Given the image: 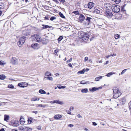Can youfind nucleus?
Wrapping results in <instances>:
<instances>
[{"label": "nucleus", "mask_w": 131, "mask_h": 131, "mask_svg": "<svg viewBox=\"0 0 131 131\" xmlns=\"http://www.w3.org/2000/svg\"><path fill=\"white\" fill-rule=\"evenodd\" d=\"M78 36L80 39H82L86 43L88 42L87 41L89 37V35L88 34L81 31L79 34Z\"/></svg>", "instance_id": "f257e3e1"}, {"label": "nucleus", "mask_w": 131, "mask_h": 131, "mask_svg": "<svg viewBox=\"0 0 131 131\" xmlns=\"http://www.w3.org/2000/svg\"><path fill=\"white\" fill-rule=\"evenodd\" d=\"M32 37L33 39L35 41L38 42H40L42 41V39L41 37L38 35H34L32 36Z\"/></svg>", "instance_id": "f03ea898"}, {"label": "nucleus", "mask_w": 131, "mask_h": 131, "mask_svg": "<svg viewBox=\"0 0 131 131\" xmlns=\"http://www.w3.org/2000/svg\"><path fill=\"white\" fill-rule=\"evenodd\" d=\"M120 7V6L117 5H113L111 7V8L113 12L114 13H117L119 11Z\"/></svg>", "instance_id": "7ed1b4c3"}, {"label": "nucleus", "mask_w": 131, "mask_h": 131, "mask_svg": "<svg viewBox=\"0 0 131 131\" xmlns=\"http://www.w3.org/2000/svg\"><path fill=\"white\" fill-rule=\"evenodd\" d=\"M26 39V38L25 37L20 38L19 41L17 42V45L19 47H21L24 44Z\"/></svg>", "instance_id": "20e7f679"}, {"label": "nucleus", "mask_w": 131, "mask_h": 131, "mask_svg": "<svg viewBox=\"0 0 131 131\" xmlns=\"http://www.w3.org/2000/svg\"><path fill=\"white\" fill-rule=\"evenodd\" d=\"M105 16L108 18L112 17L113 15L111 11H106L105 12Z\"/></svg>", "instance_id": "39448f33"}, {"label": "nucleus", "mask_w": 131, "mask_h": 131, "mask_svg": "<svg viewBox=\"0 0 131 131\" xmlns=\"http://www.w3.org/2000/svg\"><path fill=\"white\" fill-rule=\"evenodd\" d=\"M86 20L87 21V23H86L85 24L86 25H90L92 22V20H93L92 18L89 17H86Z\"/></svg>", "instance_id": "423d86ee"}, {"label": "nucleus", "mask_w": 131, "mask_h": 131, "mask_svg": "<svg viewBox=\"0 0 131 131\" xmlns=\"http://www.w3.org/2000/svg\"><path fill=\"white\" fill-rule=\"evenodd\" d=\"M50 103L51 104L56 103L60 105H62L63 104V102L57 100L51 101L50 102Z\"/></svg>", "instance_id": "0eeeda50"}, {"label": "nucleus", "mask_w": 131, "mask_h": 131, "mask_svg": "<svg viewBox=\"0 0 131 131\" xmlns=\"http://www.w3.org/2000/svg\"><path fill=\"white\" fill-rule=\"evenodd\" d=\"M102 88L101 87H100L98 88H96L95 87H94L92 88L91 89V88H90L89 89V90L90 91L93 92L97 90H98L100 89H101Z\"/></svg>", "instance_id": "6e6552de"}, {"label": "nucleus", "mask_w": 131, "mask_h": 131, "mask_svg": "<svg viewBox=\"0 0 131 131\" xmlns=\"http://www.w3.org/2000/svg\"><path fill=\"white\" fill-rule=\"evenodd\" d=\"M31 47L34 49H38L39 47V44L36 43H33L31 45Z\"/></svg>", "instance_id": "1a4fd4ad"}, {"label": "nucleus", "mask_w": 131, "mask_h": 131, "mask_svg": "<svg viewBox=\"0 0 131 131\" xmlns=\"http://www.w3.org/2000/svg\"><path fill=\"white\" fill-rule=\"evenodd\" d=\"M85 19L84 16L82 14H80V16L79 18V20L80 22H82L84 21Z\"/></svg>", "instance_id": "9d476101"}, {"label": "nucleus", "mask_w": 131, "mask_h": 131, "mask_svg": "<svg viewBox=\"0 0 131 131\" xmlns=\"http://www.w3.org/2000/svg\"><path fill=\"white\" fill-rule=\"evenodd\" d=\"M113 97L115 99H117L119 96L121 95V92L113 94Z\"/></svg>", "instance_id": "9b49d317"}, {"label": "nucleus", "mask_w": 131, "mask_h": 131, "mask_svg": "<svg viewBox=\"0 0 131 131\" xmlns=\"http://www.w3.org/2000/svg\"><path fill=\"white\" fill-rule=\"evenodd\" d=\"M94 4L92 2L89 3L88 4V8L90 9H91L94 6Z\"/></svg>", "instance_id": "f8f14e48"}, {"label": "nucleus", "mask_w": 131, "mask_h": 131, "mask_svg": "<svg viewBox=\"0 0 131 131\" xmlns=\"http://www.w3.org/2000/svg\"><path fill=\"white\" fill-rule=\"evenodd\" d=\"M120 101L121 104L123 105L125 104L126 102L125 98V97L122 98L120 99Z\"/></svg>", "instance_id": "ddd939ff"}, {"label": "nucleus", "mask_w": 131, "mask_h": 131, "mask_svg": "<svg viewBox=\"0 0 131 131\" xmlns=\"http://www.w3.org/2000/svg\"><path fill=\"white\" fill-rule=\"evenodd\" d=\"M62 116L58 114L54 115L53 117L56 119H58L61 118L62 117Z\"/></svg>", "instance_id": "4468645a"}, {"label": "nucleus", "mask_w": 131, "mask_h": 131, "mask_svg": "<svg viewBox=\"0 0 131 131\" xmlns=\"http://www.w3.org/2000/svg\"><path fill=\"white\" fill-rule=\"evenodd\" d=\"M12 62L13 64H16L17 63V60L15 58H12Z\"/></svg>", "instance_id": "2eb2a0df"}, {"label": "nucleus", "mask_w": 131, "mask_h": 131, "mask_svg": "<svg viewBox=\"0 0 131 131\" xmlns=\"http://www.w3.org/2000/svg\"><path fill=\"white\" fill-rule=\"evenodd\" d=\"M22 116H20V123L21 124H24L25 123V121H24V119L23 118Z\"/></svg>", "instance_id": "dca6fc26"}, {"label": "nucleus", "mask_w": 131, "mask_h": 131, "mask_svg": "<svg viewBox=\"0 0 131 131\" xmlns=\"http://www.w3.org/2000/svg\"><path fill=\"white\" fill-rule=\"evenodd\" d=\"M113 94L117 93L120 92L118 90L117 88H114L113 89Z\"/></svg>", "instance_id": "f3484780"}, {"label": "nucleus", "mask_w": 131, "mask_h": 131, "mask_svg": "<svg viewBox=\"0 0 131 131\" xmlns=\"http://www.w3.org/2000/svg\"><path fill=\"white\" fill-rule=\"evenodd\" d=\"M42 43L43 44H46L49 42V40L47 39H46L45 38H43L42 40Z\"/></svg>", "instance_id": "a211bd4d"}, {"label": "nucleus", "mask_w": 131, "mask_h": 131, "mask_svg": "<svg viewBox=\"0 0 131 131\" xmlns=\"http://www.w3.org/2000/svg\"><path fill=\"white\" fill-rule=\"evenodd\" d=\"M25 83L24 82H21L19 83L18 84V85L22 88H24L25 87V86H24L25 85Z\"/></svg>", "instance_id": "6ab92c4d"}, {"label": "nucleus", "mask_w": 131, "mask_h": 131, "mask_svg": "<svg viewBox=\"0 0 131 131\" xmlns=\"http://www.w3.org/2000/svg\"><path fill=\"white\" fill-rule=\"evenodd\" d=\"M85 71V69H84L81 71H79L78 72V74H83L84 73Z\"/></svg>", "instance_id": "aec40b11"}, {"label": "nucleus", "mask_w": 131, "mask_h": 131, "mask_svg": "<svg viewBox=\"0 0 131 131\" xmlns=\"http://www.w3.org/2000/svg\"><path fill=\"white\" fill-rule=\"evenodd\" d=\"M9 116L8 115H5L4 117V119L5 121H7L9 119Z\"/></svg>", "instance_id": "412c9836"}, {"label": "nucleus", "mask_w": 131, "mask_h": 131, "mask_svg": "<svg viewBox=\"0 0 131 131\" xmlns=\"http://www.w3.org/2000/svg\"><path fill=\"white\" fill-rule=\"evenodd\" d=\"M102 10H100L98 9H96L94 11V13H96L97 14H99L101 12H102Z\"/></svg>", "instance_id": "4be33fe9"}, {"label": "nucleus", "mask_w": 131, "mask_h": 131, "mask_svg": "<svg viewBox=\"0 0 131 131\" xmlns=\"http://www.w3.org/2000/svg\"><path fill=\"white\" fill-rule=\"evenodd\" d=\"M81 92L83 93H86L88 92V90L87 88L83 89L81 90Z\"/></svg>", "instance_id": "5701e85b"}, {"label": "nucleus", "mask_w": 131, "mask_h": 131, "mask_svg": "<svg viewBox=\"0 0 131 131\" xmlns=\"http://www.w3.org/2000/svg\"><path fill=\"white\" fill-rule=\"evenodd\" d=\"M42 26L43 27V29H46L47 28H49L51 27L50 26H49L46 25H42Z\"/></svg>", "instance_id": "b1692460"}, {"label": "nucleus", "mask_w": 131, "mask_h": 131, "mask_svg": "<svg viewBox=\"0 0 131 131\" xmlns=\"http://www.w3.org/2000/svg\"><path fill=\"white\" fill-rule=\"evenodd\" d=\"M45 75L47 76H51L52 75V74L50 72L47 71L46 72Z\"/></svg>", "instance_id": "393cba45"}, {"label": "nucleus", "mask_w": 131, "mask_h": 131, "mask_svg": "<svg viewBox=\"0 0 131 131\" xmlns=\"http://www.w3.org/2000/svg\"><path fill=\"white\" fill-rule=\"evenodd\" d=\"M39 98L37 99V97H35L32 98L31 99V101H39Z\"/></svg>", "instance_id": "a878e982"}, {"label": "nucleus", "mask_w": 131, "mask_h": 131, "mask_svg": "<svg viewBox=\"0 0 131 131\" xmlns=\"http://www.w3.org/2000/svg\"><path fill=\"white\" fill-rule=\"evenodd\" d=\"M6 78V76L2 74L0 75V79L4 80Z\"/></svg>", "instance_id": "bb28decb"}, {"label": "nucleus", "mask_w": 131, "mask_h": 131, "mask_svg": "<svg viewBox=\"0 0 131 131\" xmlns=\"http://www.w3.org/2000/svg\"><path fill=\"white\" fill-rule=\"evenodd\" d=\"M114 74H115V72H111L107 73L106 74V76L108 77H110L112 75Z\"/></svg>", "instance_id": "cd10ccee"}, {"label": "nucleus", "mask_w": 131, "mask_h": 131, "mask_svg": "<svg viewBox=\"0 0 131 131\" xmlns=\"http://www.w3.org/2000/svg\"><path fill=\"white\" fill-rule=\"evenodd\" d=\"M57 87L59 89H61L62 88L64 89L66 87L65 86H62L60 85H59L58 86H57Z\"/></svg>", "instance_id": "c85d7f7f"}, {"label": "nucleus", "mask_w": 131, "mask_h": 131, "mask_svg": "<svg viewBox=\"0 0 131 131\" xmlns=\"http://www.w3.org/2000/svg\"><path fill=\"white\" fill-rule=\"evenodd\" d=\"M46 106V105H42V104H39L38 106H36V107H45Z\"/></svg>", "instance_id": "c756f323"}, {"label": "nucleus", "mask_w": 131, "mask_h": 131, "mask_svg": "<svg viewBox=\"0 0 131 131\" xmlns=\"http://www.w3.org/2000/svg\"><path fill=\"white\" fill-rule=\"evenodd\" d=\"M39 93L41 94H45L46 93L45 91L44 90L42 89L39 90Z\"/></svg>", "instance_id": "7c9ffc66"}, {"label": "nucleus", "mask_w": 131, "mask_h": 131, "mask_svg": "<svg viewBox=\"0 0 131 131\" xmlns=\"http://www.w3.org/2000/svg\"><path fill=\"white\" fill-rule=\"evenodd\" d=\"M127 70V69H126L123 70L121 72V73H119V75H120V74H121V75L123 74Z\"/></svg>", "instance_id": "2f4dec72"}, {"label": "nucleus", "mask_w": 131, "mask_h": 131, "mask_svg": "<svg viewBox=\"0 0 131 131\" xmlns=\"http://www.w3.org/2000/svg\"><path fill=\"white\" fill-rule=\"evenodd\" d=\"M63 38L62 36H60L58 39V42H60L63 39Z\"/></svg>", "instance_id": "473e14b6"}, {"label": "nucleus", "mask_w": 131, "mask_h": 131, "mask_svg": "<svg viewBox=\"0 0 131 131\" xmlns=\"http://www.w3.org/2000/svg\"><path fill=\"white\" fill-rule=\"evenodd\" d=\"M114 37L116 39H117L120 37V36L118 34H116L114 35Z\"/></svg>", "instance_id": "72a5a7b5"}, {"label": "nucleus", "mask_w": 131, "mask_h": 131, "mask_svg": "<svg viewBox=\"0 0 131 131\" xmlns=\"http://www.w3.org/2000/svg\"><path fill=\"white\" fill-rule=\"evenodd\" d=\"M102 77V76H100L99 77H97L95 79V80L96 81H98L100 79H101Z\"/></svg>", "instance_id": "f704fd0d"}, {"label": "nucleus", "mask_w": 131, "mask_h": 131, "mask_svg": "<svg viewBox=\"0 0 131 131\" xmlns=\"http://www.w3.org/2000/svg\"><path fill=\"white\" fill-rule=\"evenodd\" d=\"M8 88H9L13 89L14 88V86L12 84H9L8 85Z\"/></svg>", "instance_id": "c9c22d12"}, {"label": "nucleus", "mask_w": 131, "mask_h": 131, "mask_svg": "<svg viewBox=\"0 0 131 131\" xmlns=\"http://www.w3.org/2000/svg\"><path fill=\"white\" fill-rule=\"evenodd\" d=\"M59 14L60 15V16L63 18H65V17L63 14L61 12H60L59 13Z\"/></svg>", "instance_id": "e433bc0d"}, {"label": "nucleus", "mask_w": 131, "mask_h": 131, "mask_svg": "<svg viewBox=\"0 0 131 131\" xmlns=\"http://www.w3.org/2000/svg\"><path fill=\"white\" fill-rule=\"evenodd\" d=\"M116 4H118L120 3L121 0H112Z\"/></svg>", "instance_id": "4c0bfd02"}, {"label": "nucleus", "mask_w": 131, "mask_h": 131, "mask_svg": "<svg viewBox=\"0 0 131 131\" xmlns=\"http://www.w3.org/2000/svg\"><path fill=\"white\" fill-rule=\"evenodd\" d=\"M59 49H56L54 50V53L55 55H57V53L59 51Z\"/></svg>", "instance_id": "58836bf2"}, {"label": "nucleus", "mask_w": 131, "mask_h": 131, "mask_svg": "<svg viewBox=\"0 0 131 131\" xmlns=\"http://www.w3.org/2000/svg\"><path fill=\"white\" fill-rule=\"evenodd\" d=\"M87 83L88 82H86L85 80H83V81H81V82L80 83L81 84H85L86 83Z\"/></svg>", "instance_id": "ea45409f"}, {"label": "nucleus", "mask_w": 131, "mask_h": 131, "mask_svg": "<svg viewBox=\"0 0 131 131\" xmlns=\"http://www.w3.org/2000/svg\"><path fill=\"white\" fill-rule=\"evenodd\" d=\"M47 79L48 80L50 81H52L53 80V79L52 77H47Z\"/></svg>", "instance_id": "a19ab883"}, {"label": "nucleus", "mask_w": 131, "mask_h": 131, "mask_svg": "<svg viewBox=\"0 0 131 131\" xmlns=\"http://www.w3.org/2000/svg\"><path fill=\"white\" fill-rule=\"evenodd\" d=\"M73 13H74L76 15H79V12L77 10L75 11H74L73 12Z\"/></svg>", "instance_id": "79ce46f5"}, {"label": "nucleus", "mask_w": 131, "mask_h": 131, "mask_svg": "<svg viewBox=\"0 0 131 131\" xmlns=\"http://www.w3.org/2000/svg\"><path fill=\"white\" fill-rule=\"evenodd\" d=\"M56 17H52L50 18V20L52 21L54 19H56Z\"/></svg>", "instance_id": "37998d69"}, {"label": "nucleus", "mask_w": 131, "mask_h": 131, "mask_svg": "<svg viewBox=\"0 0 131 131\" xmlns=\"http://www.w3.org/2000/svg\"><path fill=\"white\" fill-rule=\"evenodd\" d=\"M32 118H29V119L28 120V123H29V122H30V123H31V122H32Z\"/></svg>", "instance_id": "c03bdc74"}, {"label": "nucleus", "mask_w": 131, "mask_h": 131, "mask_svg": "<svg viewBox=\"0 0 131 131\" xmlns=\"http://www.w3.org/2000/svg\"><path fill=\"white\" fill-rule=\"evenodd\" d=\"M72 58H71L69 60H68L67 62V63L69 62H71V61H72Z\"/></svg>", "instance_id": "a18cd8bd"}, {"label": "nucleus", "mask_w": 131, "mask_h": 131, "mask_svg": "<svg viewBox=\"0 0 131 131\" xmlns=\"http://www.w3.org/2000/svg\"><path fill=\"white\" fill-rule=\"evenodd\" d=\"M25 129H26L27 130H31V128L28 127H26L25 128Z\"/></svg>", "instance_id": "49530a36"}, {"label": "nucleus", "mask_w": 131, "mask_h": 131, "mask_svg": "<svg viewBox=\"0 0 131 131\" xmlns=\"http://www.w3.org/2000/svg\"><path fill=\"white\" fill-rule=\"evenodd\" d=\"M121 10L122 11H124L125 10L124 9V7L123 6H122Z\"/></svg>", "instance_id": "de8ad7c7"}, {"label": "nucleus", "mask_w": 131, "mask_h": 131, "mask_svg": "<svg viewBox=\"0 0 131 131\" xmlns=\"http://www.w3.org/2000/svg\"><path fill=\"white\" fill-rule=\"evenodd\" d=\"M71 111H69V110H67L66 111V112H67V113L69 114H71V112H70Z\"/></svg>", "instance_id": "09e8293b"}, {"label": "nucleus", "mask_w": 131, "mask_h": 131, "mask_svg": "<svg viewBox=\"0 0 131 131\" xmlns=\"http://www.w3.org/2000/svg\"><path fill=\"white\" fill-rule=\"evenodd\" d=\"M73 110V107H71L70 108V111H71L72 110Z\"/></svg>", "instance_id": "8fccbe9b"}, {"label": "nucleus", "mask_w": 131, "mask_h": 131, "mask_svg": "<svg viewBox=\"0 0 131 131\" xmlns=\"http://www.w3.org/2000/svg\"><path fill=\"white\" fill-rule=\"evenodd\" d=\"M92 123L93 125L94 126H96L97 125V124L95 122H92Z\"/></svg>", "instance_id": "3c124183"}, {"label": "nucleus", "mask_w": 131, "mask_h": 131, "mask_svg": "<svg viewBox=\"0 0 131 131\" xmlns=\"http://www.w3.org/2000/svg\"><path fill=\"white\" fill-rule=\"evenodd\" d=\"M88 58L87 57H86L85 58L84 61H86L88 60Z\"/></svg>", "instance_id": "603ef678"}, {"label": "nucleus", "mask_w": 131, "mask_h": 131, "mask_svg": "<svg viewBox=\"0 0 131 131\" xmlns=\"http://www.w3.org/2000/svg\"><path fill=\"white\" fill-rule=\"evenodd\" d=\"M68 126L70 127H72L73 126V125L72 124H69V125Z\"/></svg>", "instance_id": "864d4df0"}, {"label": "nucleus", "mask_w": 131, "mask_h": 131, "mask_svg": "<svg viewBox=\"0 0 131 131\" xmlns=\"http://www.w3.org/2000/svg\"><path fill=\"white\" fill-rule=\"evenodd\" d=\"M116 56V54L115 53H113V54H111L110 55L111 56Z\"/></svg>", "instance_id": "5fc2aeb1"}, {"label": "nucleus", "mask_w": 131, "mask_h": 131, "mask_svg": "<svg viewBox=\"0 0 131 131\" xmlns=\"http://www.w3.org/2000/svg\"><path fill=\"white\" fill-rule=\"evenodd\" d=\"M32 112L36 114H37L38 113V112L37 111H33Z\"/></svg>", "instance_id": "6e6d98bb"}, {"label": "nucleus", "mask_w": 131, "mask_h": 131, "mask_svg": "<svg viewBox=\"0 0 131 131\" xmlns=\"http://www.w3.org/2000/svg\"><path fill=\"white\" fill-rule=\"evenodd\" d=\"M41 128V127L40 126H39L37 127V129L38 130H40Z\"/></svg>", "instance_id": "4d7b16f0"}, {"label": "nucleus", "mask_w": 131, "mask_h": 131, "mask_svg": "<svg viewBox=\"0 0 131 131\" xmlns=\"http://www.w3.org/2000/svg\"><path fill=\"white\" fill-rule=\"evenodd\" d=\"M60 2H62V3H63L65 2L64 0H59Z\"/></svg>", "instance_id": "13d9d810"}, {"label": "nucleus", "mask_w": 131, "mask_h": 131, "mask_svg": "<svg viewBox=\"0 0 131 131\" xmlns=\"http://www.w3.org/2000/svg\"><path fill=\"white\" fill-rule=\"evenodd\" d=\"M69 66L71 67L72 68V64L71 63H69L68 64Z\"/></svg>", "instance_id": "bf43d9fd"}, {"label": "nucleus", "mask_w": 131, "mask_h": 131, "mask_svg": "<svg viewBox=\"0 0 131 131\" xmlns=\"http://www.w3.org/2000/svg\"><path fill=\"white\" fill-rule=\"evenodd\" d=\"M78 116L79 118H81L82 117V116H81V115L80 114H78Z\"/></svg>", "instance_id": "052dcab7"}, {"label": "nucleus", "mask_w": 131, "mask_h": 131, "mask_svg": "<svg viewBox=\"0 0 131 131\" xmlns=\"http://www.w3.org/2000/svg\"><path fill=\"white\" fill-rule=\"evenodd\" d=\"M13 125L14 126H17V125L16 124H15V123H13Z\"/></svg>", "instance_id": "680f3d73"}, {"label": "nucleus", "mask_w": 131, "mask_h": 131, "mask_svg": "<svg viewBox=\"0 0 131 131\" xmlns=\"http://www.w3.org/2000/svg\"><path fill=\"white\" fill-rule=\"evenodd\" d=\"M0 131H5V130L3 128H2L0 130Z\"/></svg>", "instance_id": "e2e57ef3"}, {"label": "nucleus", "mask_w": 131, "mask_h": 131, "mask_svg": "<svg viewBox=\"0 0 131 131\" xmlns=\"http://www.w3.org/2000/svg\"><path fill=\"white\" fill-rule=\"evenodd\" d=\"M89 69L88 68H86V70H85V71L86 72H87L89 71Z\"/></svg>", "instance_id": "0e129e2a"}, {"label": "nucleus", "mask_w": 131, "mask_h": 131, "mask_svg": "<svg viewBox=\"0 0 131 131\" xmlns=\"http://www.w3.org/2000/svg\"><path fill=\"white\" fill-rule=\"evenodd\" d=\"M45 18L46 19H48V16H46L45 17Z\"/></svg>", "instance_id": "69168bd1"}, {"label": "nucleus", "mask_w": 131, "mask_h": 131, "mask_svg": "<svg viewBox=\"0 0 131 131\" xmlns=\"http://www.w3.org/2000/svg\"><path fill=\"white\" fill-rule=\"evenodd\" d=\"M47 77H45V78L43 79V80H47Z\"/></svg>", "instance_id": "338daca9"}, {"label": "nucleus", "mask_w": 131, "mask_h": 131, "mask_svg": "<svg viewBox=\"0 0 131 131\" xmlns=\"http://www.w3.org/2000/svg\"><path fill=\"white\" fill-rule=\"evenodd\" d=\"M3 63H2L1 61H0V65H3Z\"/></svg>", "instance_id": "774afa93"}]
</instances>
